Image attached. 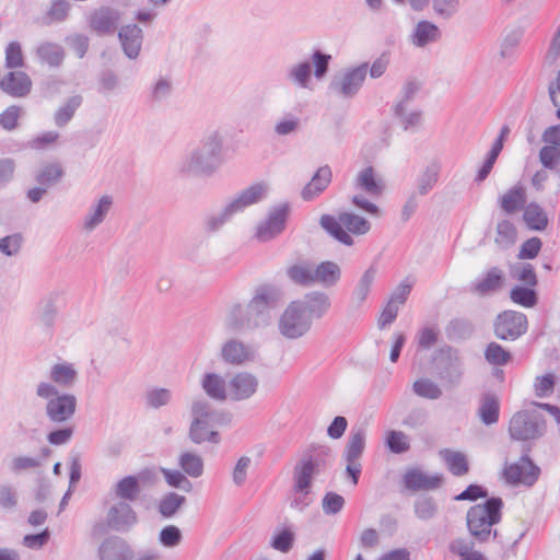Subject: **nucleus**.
<instances>
[{
    "mask_svg": "<svg viewBox=\"0 0 560 560\" xmlns=\"http://www.w3.org/2000/svg\"><path fill=\"white\" fill-rule=\"evenodd\" d=\"M302 127L301 118L293 113L282 115L273 126V132L277 137H288L296 135Z\"/></svg>",
    "mask_w": 560,
    "mask_h": 560,
    "instance_id": "47",
    "label": "nucleus"
},
{
    "mask_svg": "<svg viewBox=\"0 0 560 560\" xmlns=\"http://www.w3.org/2000/svg\"><path fill=\"white\" fill-rule=\"evenodd\" d=\"M504 281L503 270L492 267L471 284V291L480 296L492 295L503 288Z\"/></svg>",
    "mask_w": 560,
    "mask_h": 560,
    "instance_id": "25",
    "label": "nucleus"
},
{
    "mask_svg": "<svg viewBox=\"0 0 560 560\" xmlns=\"http://www.w3.org/2000/svg\"><path fill=\"white\" fill-rule=\"evenodd\" d=\"M112 492L115 498L119 499V501L129 503L139 498L141 487L137 477L126 476L113 487Z\"/></svg>",
    "mask_w": 560,
    "mask_h": 560,
    "instance_id": "36",
    "label": "nucleus"
},
{
    "mask_svg": "<svg viewBox=\"0 0 560 560\" xmlns=\"http://www.w3.org/2000/svg\"><path fill=\"white\" fill-rule=\"evenodd\" d=\"M178 465L191 478H199L203 474V459L195 452H182L178 456Z\"/></svg>",
    "mask_w": 560,
    "mask_h": 560,
    "instance_id": "42",
    "label": "nucleus"
},
{
    "mask_svg": "<svg viewBox=\"0 0 560 560\" xmlns=\"http://www.w3.org/2000/svg\"><path fill=\"white\" fill-rule=\"evenodd\" d=\"M547 423L542 415L535 410L515 412L509 423L510 436L515 441H529L542 436Z\"/></svg>",
    "mask_w": 560,
    "mask_h": 560,
    "instance_id": "8",
    "label": "nucleus"
},
{
    "mask_svg": "<svg viewBox=\"0 0 560 560\" xmlns=\"http://www.w3.org/2000/svg\"><path fill=\"white\" fill-rule=\"evenodd\" d=\"M221 357L229 364L242 365L254 361L256 351L253 346L240 339L231 338L222 345Z\"/></svg>",
    "mask_w": 560,
    "mask_h": 560,
    "instance_id": "17",
    "label": "nucleus"
},
{
    "mask_svg": "<svg viewBox=\"0 0 560 560\" xmlns=\"http://www.w3.org/2000/svg\"><path fill=\"white\" fill-rule=\"evenodd\" d=\"M288 212L289 208L285 205L271 211L268 218L257 226V238L267 242L280 234L285 228Z\"/></svg>",
    "mask_w": 560,
    "mask_h": 560,
    "instance_id": "20",
    "label": "nucleus"
},
{
    "mask_svg": "<svg viewBox=\"0 0 560 560\" xmlns=\"http://www.w3.org/2000/svg\"><path fill=\"white\" fill-rule=\"evenodd\" d=\"M503 501L500 498H490L482 504L471 506L466 515L470 535L479 542L490 539L491 527L501 521Z\"/></svg>",
    "mask_w": 560,
    "mask_h": 560,
    "instance_id": "5",
    "label": "nucleus"
},
{
    "mask_svg": "<svg viewBox=\"0 0 560 560\" xmlns=\"http://www.w3.org/2000/svg\"><path fill=\"white\" fill-rule=\"evenodd\" d=\"M524 221L532 230L542 231L548 224V218L540 206L529 203L524 209Z\"/></svg>",
    "mask_w": 560,
    "mask_h": 560,
    "instance_id": "49",
    "label": "nucleus"
},
{
    "mask_svg": "<svg viewBox=\"0 0 560 560\" xmlns=\"http://www.w3.org/2000/svg\"><path fill=\"white\" fill-rule=\"evenodd\" d=\"M415 514L419 520L428 521L433 518L438 513V504L432 497H419L413 504Z\"/></svg>",
    "mask_w": 560,
    "mask_h": 560,
    "instance_id": "56",
    "label": "nucleus"
},
{
    "mask_svg": "<svg viewBox=\"0 0 560 560\" xmlns=\"http://www.w3.org/2000/svg\"><path fill=\"white\" fill-rule=\"evenodd\" d=\"M83 98L81 95H73L69 97L54 114V121L56 126L62 128L73 118L78 108L82 105Z\"/></svg>",
    "mask_w": 560,
    "mask_h": 560,
    "instance_id": "43",
    "label": "nucleus"
},
{
    "mask_svg": "<svg viewBox=\"0 0 560 560\" xmlns=\"http://www.w3.org/2000/svg\"><path fill=\"white\" fill-rule=\"evenodd\" d=\"M35 320L38 326L47 331L52 330L58 317V307L52 296L42 299L34 313Z\"/></svg>",
    "mask_w": 560,
    "mask_h": 560,
    "instance_id": "32",
    "label": "nucleus"
},
{
    "mask_svg": "<svg viewBox=\"0 0 560 560\" xmlns=\"http://www.w3.org/2000/svg\"><path fill=\"white\" fill-rule=\"evenodd\" d=\"M331 55L314 49L310 59L291 65L287 70V80L299 89H311L312 74L322 81L329 71Z\"/></svg>",
    "mask_w": 560,
    "mask_h": 560,
    "instance_id": "6",
    "label": "nucleus"
},
{
    "mask_svg": "<svg viewBox=\"0 0 560 560\" xmlns=\"http://www.w3.org/2000/svg\"><path fill=\"white\" fill-rule=\"evenodd\" d=\"M281 299L280 290L272 284L255 288L246 303H232L224 316V327L231 332H247L265 328L271 320V311Z\"/></svg>",
    "mask_w": 560,
    "mask_h": 560,
    "instance_id": "1",
    "label": "nucleus"
},
{
    "mask_svg": "<svg viewBox=\"0 0 560 560\" xmlns=\"http://www.w3.org/2000/svg\"><path fill=\"white\" fill-rule=\"evenodd\" d=\"M366 431L364 428H353L349 434V440L345 448L346 462H355L362 455L365 447Z\"/></svg>",
    "mask_w": 560,
    "mask_h": 560,
    "instance_id": "39",
    "label": "nucleus"
},
{
    "mask_svg": "<svg viewBox=\"0 0 560 560\" xmlns=\"http://www.w3.org/2000/svg\"><path fill=\"white\" fill-rule=\"evenodd\" d=\"M320 226L336 241L353 246V235H365L371 231L372 224L369 220L352 212H341L338 218L330 214H323L319 219Z\"/></svg>",
    "mask_w": 560,
    "mask_h": 560,
    "instance_id": "4",
    "label": "nucleus"
},
{
    "mask_svg": "<svg viewBox=\"0 0 560 560\" xmlns=\"http://www.w3.org/2000/svg\"><path fill=\"white\" fill-rule=\"evenodd\" d=\"M161 472L163 474L168 486L185 490L187 492L191 490L192 485L185 476V472L168 468H162Z\"/></svg>",
    "mask_w": 560,
    "mask_h": 560,
    "instance_id": "62",
    "label": "nucleus"
},
{
    "mask_svg": "<svg viewBox=\"0 0 560 560\" xmlns=\"http://www.w3.org/2000/svg\"><path fill=\"white\" fill-rule=\"evenodd\" d=\"M486 360L493 365H504L511 360L509 351L497 342H490L485 351Z\"/></svg>",
    "mask_w": 560,
    "mask_h": 560,
    "instance_id": "59",
    "label": "nucleus"
},
{
    "mask_svg": "<svg viewBox=\"0 0 560 560\" xmlns=\"http://www.w3.org/2000/svg\"><path fill=\"white\" fill-rule=\"evenodd\" d=\"M186 498L175 492L165 494L159 504V512L162 516L172 517L178 509L185 503Z\"/></svg>",
    "mask_w": 560,
    "mask_h": 560,
    "instance_id": "57",
    "label": "nucleus"
},
{
    "mask_svg": "<svg viewBox=\"0 0 560 560\" xmlns=\"http://www.w3.org/2000/svg\"><path fill=\"white\" fill-rule=\"evenodd\" d=\"M412 390L417 396L430 400H436L443 395L441 387L428 377H422L415 381Z\"/></svg>",
    "mask_w": 560,
    "mask_h": 560,
    "instance_id": "51",
    "label": "nucleus"
},
{
    "mask_svg": "<svg viewBox=\"0 0 560 560\" xmlns=\"http://www.w3.org/2000/svg\"><path fill=\"white\" fill-rule=\"evenodd\" d=\"M474 330V324L466 318L452 319L446 328L447 336L451 339H467Z\"/></svg>",
    "mask_w": 560,
    "mask_h": 560,
    "instance_id": "53",
    "label": "nucleus"
},
{
    "mask_svg": "<svg viewBox=\"0 0 560 560\" xmlns=\"http://www.w3.org/2000/svg\"><path fill=\"white\" fill-rule=\"evenodd\" d=\"M201 387L205 393L217 401L229 398V382L217 373H206L201 378Z\"/></svg>",
    "mask_w": 560,
    "mask_h": 560,
    "instance_id": "31",
    "label": "nucleus"
},
{
    "mask_svg": "<svg viewBox=\"0 0 560 560\" xmlns=\"http://www.w3.org/2000/svg\"><path fill=\"white\" fill-rule=\"evenodd\" d=\"M440 38V28L434 23L427 20L418 22L410 35L411 44L418 48H423L430 44L436 43Z\"/></svg>",
    "mask_w": 560,
    "mask_h": 560,
    "instance_id": "30",
    "label": "nucleus"
},
{
    "mask_svg": "<svg viewBox=\"0 0 560 560\" xmlns=\"http://www.w3.org/2000/svg\"><path fill=\"white\" fill-rule=\"evenodd\" d=\"M516 228L509 220H503L497 225L495 243L502 247L508 248L515 243Z\"/></svg>",
    "mask_w": 560,
    "mask_h": 560,
    "instance_id": "55",
    "label": "nucleus"
},
{
    "mask_svg": "<svg viewBox=\"0 0 560 560\" xmlns=\"http://www.w3.org/2000/svg\"><path fill=\"white\" fill-rule=\"evenodd\" d=\"M313 323V319L325 317L331 308V299L328 293L315 290L307 292L301 300H295Z\"/></svg>",
    "mask_w": 560,
    "mask_h": 560,
    "instance_id": "15",
    "label": "nucleus"
},
{
    "mask_svg": "<svg viewBox=\"0 0 560 560\" xmlns=\"http://www.w3.org/2000/svg\"><path fill=\"white\" fill-rule=\"evenodd\" d=\"M212 421H191L188 430V438L194 444L221 442L220 433L211 428Z\"/></svg>",
    "mask_w": 560,
    "mask_h": 560,
    "instance_id": "33",
    "label": "nucleus"
},
{
    "mask_svg": "<svg viewBox=\"0 0 560 560\" xmlns=\"http://www.w3.org/2000/svg\"><path fill=\"white\" fill-rule=\"evenodd\" d=\"M138 522V516L130 503L118 501L107 511L106 524L116 532H129Z\"/></svg>",
    "mask_w": 560,
    "mask_h": 560,
    "instance_id": "13",
    "label": "nucleus"
},
{
    "mask_svg": "<svg viewBox=\"0 0 560 560\" xmlns=\"http://www.w3.org/2000/svg\"><path fill=\"white\" fill-rule=\"evenodd\" d=\"M258 378L248 372H238L229 381V398L240 401L250 398L258 388Z\"/></svg>",
    "mask_w": 560,
    "mask_h": 560,
    "instance_id": "21",
    "label": "nucleus"
},
{
    "mask_svg": "<svg viewBox=\"0 0 560 560\" xmlns=\"http://www.w3.org/2000/svg\"><path fill=\"white\" fill-rule=\"evenodd\" d=\"M312 322L303 312L300 304L292 301L279 318V332L288 339H298L305 336L312 328Z\"/></svg>",
    "mask_w": 560,
    "mask_h": 560,
    "instance_id": "9",
    "label": "nucleus"
},
{
    "mask_svg": "<svg viewBox=\"0 0 560 560\" xmlns=\"http://www.w3.org/2000/svg\"><path fill=\"white\" fill-rule=\"evenodd\" d=\"M465 373L464 361L456 350H447L441 359L439 377L447 389L460 385Z\"/></svg>",
    "mask_w": 560,
    "mask_h": 560,
    "instance_id": "12",
    "label": "nucleus"
},
{
    "mask_svg": "<svg viewBox=\"0 0 560 560\" xmlns=\"http://www.w3.org/2000/svg\"><path fill=\"white\" fill-rule=\"evenodd\" d=\"M394 114L398 118L399 125L404 130H416L423 121V114L421 109L410 108V105L404 103H396L394 106Z\"/></svg>",
    "mask_w": 560,
    "mask_h": 560,
    "instance_id": "35",
    "label": "nucleus"
},
{
    "mask_svg": "<svg viewBox=\"0 0 560 560\" xmlns=\"http://www.w3.org/2000/svg\"><path fill=\"white\" fill-rule=\"evenodd\" d=\"M121 20V13L112 7L103 5L90 14L89 26L98 35L113 34Z\"/></svg>",
    "mask_w": 560,
    "mask_h": 560,
    "instance_id": "14",
    "label": "nucleus"
},
{
    "mask_svg": "<svg viewBox=\"0 0 560 560\" xmlns=\"http://www.w3.org/2000/svg\"><path fill=\"white\" fill-rule=\"evenodd\" d=\"M533 288L515 285L510 292L511 301L524 307H534L538 302V298Z\"/></svg>",
    "mask_w": 560,
    "mask_h": 560,
    "instance_id": "52",
    "label": "nucleus"
},
{
    "mask_svg": "<svg viewBox=\"0 0 560 560\" xmlns=\"http://www.w3.org/2000/svg\"><path fill=\"white\" fill-rule=\"evenodd\" d=\"M527 328L526 315L517 311H504L494 322V334L502 340H516L527 331Z\"/></svg>",
    "mask_w": 560,
    "mask_h": 560,
    "instance_id": "11",
    "label": "nucleus"
},
{
    "mask_svg": "<svg viewBox=\"0 0 560 560\" xmlns=\"http://www.w3.org/2000/svg\"><path fill=\"white\" fill-rule=\"evenodd\" d=\"M556 382L557 377L553 373L537 376L534 383L535 395L539 398L549 397L555 390Z\"/></svg>",
    "mask_w": 560,
    "mask_h": 560,
    "instance_id": "61",
    "label": "nucleus"
},
{
    "mask_svg": "<svg viewBox=\"0 0 560 560\" xmlns=\"http://www.w3.org/2000/svg\"><path fill=\"white\" fill-rule=\"evenodd\" d=\"M377 276V267L376 265H370L363 273L360 276L358 282L355 283L352 293H351V303L357 307L362 306L372 290L373 283Z\"/></svg>",
    "mask_w": 560,
    "mask_h": 560,
    "instance_id": "28",
    "label": "nucleus"
},
{
    "mask_svg": "<svg viewBox=\"0 0 560 560\" xmlns=\"http://www.w3.org/2000/svg\"><path fill=\"white\" fill-rule=\"evenodd\" d=\"M443 480L442 474L435 472L430 475L420 468H410L402 477L405 487L411 491L436 490L443 485Z\"/></svg>",
    "mask_w": 560,
    "mask_h": 560,
    "instance_id": "18",
    "label": "nucleus"
},
{
    "mask_svg": "<svg viewBox=\"0 0 560 560\" xmlns=\"http://www.w3.org/2000/svg\"><path fill=\"white\" fill-rule=\"evenodd\" d=\"M440 456L452 475L462 477L468 474L469 463L463 452L444 448L440 451Z\"/></svg>",
    "mask_w": 560,
    "mask_h": 560,
    "instance_id": "37",
    "label": "nucleus"
},
{
    "mask_svg": "<svg viewBox=\"0 0 560 560\" xmlns=\"http://www.w3.org/2000/svg\"><path fill=\"white\" fill-rule=\"evenodd\" d=\"M118 38L125 55L129 59H136L141 50L143 32L136 24L122 26L118 32Z\"/></svg>",
    "mask_w": 560,
    "mask_h": 560,
    "instance_id": "26",
    "label": "nucleus"
},
{
    "mask_svg": "<svg viewBox=\"0 0 560 560\" xmlns=\"http://www.w3.org/2000/svg\"><path fill=\"white\" fill-rule=\"evenodd\" d=\"M526 192L522 186L509 189L500 199V206L506 213H514L525 207Z\"/></svg>",
    "mask_w": 560,
    "mask_h": 560,
    "instance_id": "40",
    "label": "nucleus"
},
{
    "mask_svg": "<svg viewBox=\"0 0 560 560\" xmlns=\"http://www.w3.org/2000/svg\"><path fill=\"white\" fill-rule=\"evenodd\" d=\"M287 276L294 284L308 288L314 285L313 265L294 264L287 269Z\"/></svg>",
    "mask_w": 560,
    "mask_h": 560,
    "instance_id": "45",
    "label": "nucleus"
},
{
    "mask_svg": "<svg viewBox=\"0 0 560 560\" xmlns=\"http://www.w3.org/2000/svg\"><path fill=\"white\" fill-rule=\"evenodd\" d=\"M332 173L328 165L319 167L301 191L305 201L318 197L331 183Z\"/></svg>",
    "mask_w": 560,
    "mask_h": 560,
    "instance_id": "29",
    "label": "nucleus"
},
{
    "mask_svg": "<svg viewBox=\"0 0 560 560\" xmlns=\"http://www.w3.org/2000/svg\"><path fill=\"white\" fill-rule=\"evenodd\" d=\"M539 162L545 168L557 170L560 165V149L544 144L539 151Z\"/></svg>",
    "mask_w": 560,
    "mask_h": 560,
    "instance_id": "63",
    "label": "nucleus"
},
{
    "mask_svg": "<svg viewBox=\"0 0 560 560\" xmlns=\"http://www.w3.org/2000/svg\"><path fill=\"white\" fill-rule=\"evenodd\" d=\"M341 277V267L334 260H323L313 265L314 285L326 289L334 288L340 282Z\"/></svg>",
    "mask_w": 560,
    "mask_h": 560,
    "instance_id": "24",
    "label": "nucleus"
},
{
    "mask_svg": "<svg viewBox=\"0 0 560 560\" xmlns=\"http://www.w3.org/2000/svg\"><path fill=\"white\" fill-rule=\"evenodd\" d=\"M500 405L498 398L493 394H486L480 400L478 415L486 425H491L499 420Z\"/></svg>",
    "mask_w": 560,
    "mask_h": 560,
    "instance_id": "41",
    "label": "nucleus"
},
{
    "mask_svg": "<svg viewBox=\"0 0 560 560\" xmlns=\"http://www.w3.org/2000/svg\"><path fill=\"white\" fill-rule=\"evenodd\" d=\"M63 173L65 172L60 163H46L37 172L36 180L40 186L49 188L61 179Z\"/></svg>",
    "mask_w": 560,
    "mask_h": 560,
    "instance_id": "46",
    "label": "nucleus"
},
{
    "mask_svg": "<svg viewBox=\"0 0 560 560\" xmlns=\"http://www.w3.org/2000/svg\"><path fill=\"white\" fill-rule=\"evenodd\" d=\"M224 138L219 130L207 131L199 143L188 150L177 164L184 176L209 177L223 163Z\"/></svg>",
    "mask_w": 560,
    "mask_h": 560,
    "instance_id": "2",
    "label": "nucleus"
},
{
    "mask_svg": "<svg viewBox=\"0 0 560 560\" xmlns=\"http://www.w3.org/2000/svg\"><path fill=\"white\" fill-rule=\"evenodd\" d=\"M538 475L539 468L527 456H523L520 463L512 464L503 470L506 482L511 485L533 486Z\"/></svg>",
    "mask_w": 560,
    "mask_h": 560,
    "instance_id": "16",
    "label": "nucleus"
},
{
    "mask_svg": "<svg viewBox=\"0 0 560 560\" xmlns=\"http://www.w3.org/2000/svg\"><path fill=\"white\" fill-rule=\"evenodd\" d=\"M440 175L438 163L429 164L417 178V194L425 196L436 185Z\"/></svg>",
    "mask_w": 560,
    "mask_h": 560,
    "instance_id": "48",
    "label": "nucleus"
},
{
    "mask_svg": "<svg viewBox=\"0 0 560 560\" xmlns=\"http://www.w3.org/2000/svg\"><path fill=\"white\" fill-rule=\"evenodd\" d=\"M39 60L49 67H59L65 58L63 48L55 43H43L37 47Z\"/></svg>",
    "mask_w": 560,
    "mask_h": 560,
    "instance_id": "44",
    "label": "nucleus"
},
{
    "mask_svg": "<svg viewBox=\"0 0 560 560\" xmlns=\"http://www.w3.org/2000/svg\"><path fill=\"white\" fill-rule=\"evenodd\" d=\"M172 397V392L167 388H152L147 392L145 401L149 407L159 409L168 405Z\"/></svg>",
    "mask_w": 560,
    "mask_h": 560,
    "instance_id": "60",
    "label": "nucleus"
},
{
    "mask_svg": "<svg viewBox=\"0 0 560 560\" xmlns=\"http://www.w3.org/2000/svg\"><path fill=\"white\" fill-rule=\"evenodd\" d=\"M233 217L234 213L226 205L221 211L207 215L203 220V226L208 232H215L231 221Z\"/></svg>",
    "mask_w": 560,
    "mask_h": 560,
    "instance_id": "58",
    "label": "nucleus"
},
{
    "mask_svg": "<svg viewBox=\"0 0 560 560\" xmlns=\"http://www.w3.org/2000/svg\"><path fill=\"white\" fill-rule=\"evenodd\" d=\"M135 552L130 544L119 536H110L98 547L100 560H132Z\"/></svg>",
    "mask_w": 560,
    "mask_h": 560,
    "instance_id": "22",
    "label": "nucleus"
},
{
    "mask_svg": "<svg viewBox=\"0 0 560 560\" xmlns=\"http://www.w3.org/2000/svg\"><path fill=\"white\" fill-rule=\"evenodd\" d=\"M113 206V198L108 195L102 196L96 202L92 203L88 213L83 218L82 228L86 233L93 232L102 224L109 213Z\"/></svg>",
    "mask_w": 560,
    "mask_h": 560,
    "instance_id": "27",
    "label": "nucleus"
},
{
    "mask_svg": "<svg viewBox=\"0 0 560 560\" xmlns=\"http://www.w3.org/2000/svg\"><path fill=\"white\" fill-rule=\"evenodd\" d=\"M332 450L326 444H311L301 453L292 470V480L301 491L312 489L313 481L328 474L334 464Z\"/></svg>",
    "mask_w": 560,
    "mask_h": 560,
    "instance_id": "3",
    "label": "nucleus"
},
{
    "mask_svg": "<svg viewBox=\"0 0 560 560\" xmlns=\"http://www.w3.org/2000/svg\"><path fill=\"white\" fill-rule=\"evenodd\" d=\"M49 377L56 387L70 388L78 378V372L71 363H57L51 366Z\"/></svg>",
    "mask_w": 560,
    "mask_h": 560,
    "instance_id": "38",
    "label": "nucleus"
},
{
    "mask_svg": "<svg viewBox=\"0 0 560 560\" xmlns=\"http://www.w3.org/2000/svg\"><path fill=\"white\" fill-rule=\"evenodd\" d=\"M269 187L266 183L260 182L240 191L230 200L229 208L235 214L243 212L246 208L258 203L267 197Z\"/></svg>",
    "mask_w": 560,
    "mask_h": 560,
    "instance_id": "19",
    "label": "nucleus"
},
{
    "mask_svg": "<svg viewBox=\"0 0 560 560\" xmlns=\"http://www.w3.org/2000/svg\"><path fill=\"white\" fill-rule=\"evenodd\" d=\"M413 282L406 278L404 279L392 292L388 303L396 305L397 307L402 306L406 301L408 300V296L410 295V292L412 290Z\"/></svg>",
    "mask_w": 560,
    "mask_h": 560,
    "instance_id": "64",
    "label": "nucleus"
},
{
    "mask_svg": "<svg viewBox=\"0 0 560 560\" xmlns=\"http://www.w3.org/2000/svg\"><path fill=\"white\" fill-rule=\"evenodd\" d=\"M355 187L371 197H378L384 190V182L377 177L372 166L363 168L355 178Z\"/></svg>",
    "mask_w": 560,
    "mask_h": 560,
    "instance_id": "34",
    "label": "nucleus"
},
{
    "mask_svg": "<svg viewBox=\"0 0 560 560\" xmlns=\"http://www.w3.org/2000/svg\"><path fill=\"white\" fill-rule=\"evenodd\" d=\"M386 446L394 454H402L410 450L408 435L402 431L390 430L386 434Z\"/></svg>",
    "mask_w": 560,
    "mask_h": 560,
    "instance_id": "54",
    "label": "nucleus"
},
{
    "mask_svg": "<svg viewBox=\"0 0 560 560\" xmlns=\"http://www.w3.org/2000/svg\"><path fill=\"white\" fill-rule=\"evenodd\" d=\"M38 398L46 400L45 412L54 423H62L70 420L77 409V398L72 394H60L50 382H39L36 386Z\"/></svg>",
    "mask_w": 560,
    "mask_h": 560,
    "instance_id": "7",
    "label": "nucleus"
},
{
    "mask_svg": "<svg viewBox=\"0 0 560 560\" xmlns=\"http://www.w3.org/2000/svg\"><path fill=\"white\" fill-rule=\"evenodd\" d=\"M368 73V63H362L335 75L329 83V91L343 98H352L360 91Z\"/></svg>",
    "mask_w": 560,
    "mask_h": 560,
    "instance_id": "10",
    "label": "nucleus"
},
{
    "mask_svg": "<svg viewBox=\"0 0 560 560\" xmlns=\"http://www.w3.org/2000/svg\"><path fill=\"white\" fill-rule=\"evenodd\" d=\"M190 415L191 421H219L220 416L205 398H196L192 400Z\"/></svg>",
    "mask_w": 560,
    "mask_h": 560,
    "instance_id": "50",
    "label": "nucleus"
},
{
    "mask_svg": "<svg viewBox=\"0 0 560 560\" xmlns=\"http://www.w3.org/2000/svg\"><path fill=\"white\" fill-rule=\"evenodd\" d=\"M0 89L15 98H23L31 93L32 80L26 72L20 70L9 71L0 80Z\"/></svg>",
    "mask_w": 560,
    "mask_h": 560,
    "instance_id": "23",
    "label": "nucleus"
}]
</instances>
